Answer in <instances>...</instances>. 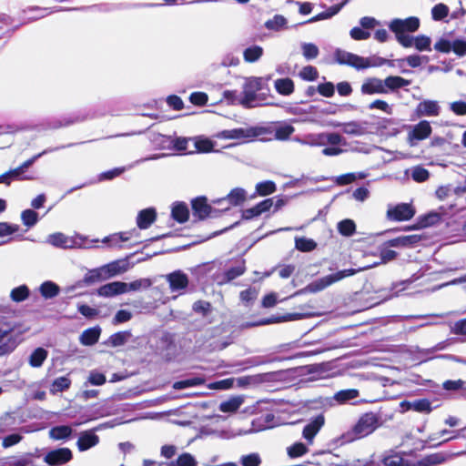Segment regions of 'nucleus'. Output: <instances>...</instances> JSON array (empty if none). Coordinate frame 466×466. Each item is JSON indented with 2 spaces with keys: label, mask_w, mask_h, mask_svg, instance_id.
Instances as JSON below:
<instances>
[{
  "label": "nucleus",
  "mask_w": 466,
  "mask_h": 466,
  "mask_svg": "<svg viewBox=\"0 0 466 466\" xmlns=\"http://www.w3.org/2000/svg\"><path fill=\"white\" fill-rule=\"evenodd\" d=\"M264 79L262 77L251 76L246 78L240 105L248 108L263 105H273L272 102L267 100L264 95L257 94L262 89Z\"/></svg>",
  "instance_id": "1"
},
{
  "label": "nucleus",
  "mask_w": 466,
  "mask_h": 466,
  "mask_svg": "<svg viewBox=\"0 0 466 466\" xmlns=\"http://www.w3.org/2000/svg\"><path fill=\"white\" fill-rule=\"evenodd\" d=\"M420 19L416 16H410L405 19L395 18L390 21L389 27L394 33L396 40L403 47H410L411 35L420 27Z\"/></svg>",
  "instance_id": "2"
},
{
  "label": "nucleus",
  "mask_w": 466,
  "mask_h": 466,
  "mask_svg": "<svg viewBox=\"0 0 466 466\" xmlns=\"http://www.w3.org/2000/svg\"><path fill=\"white\" fill-rule=\"evenodd\" d=\"M336 61L340 65H348L358 70L366 69L369 67L381 66L385 64L390 63L387 59L372 56V57H362L358 55L338 49L335 54Z\"/></svg>",
  "instance_id": "3"
},
{
  "label": "nucleus",
  "mask_w": 466,
  "mask_h": 466,
  "mask_svg": "<svg viewBox=\"0 0 466 466\" xmlns=\"http://www.w3.org/2000/svg\"><path fill=\"white\" fill-rule=\"evenodd\" d=\"M46 242L60 248H90L98 239L88 240L86 237L79 234L66 236L61 232L51 234L47 237Z\"/></svg>",
  "instance_id": "4"
},
{
  "label": "nucleus",
  "mask_w": 466,
  "mask_h": 466,
  "mask_svg": "<svg viewBox=\"0 0 466 466\" xmlns=\"http://www.w3.org/2000/svg\"><path fill=\"white\" fill-rule=\"evenodd\" d=\"M358 270L353 268H348L339 270L336 273L324 276L320 279H318L311 283H309L307 287H305L303 289H300L295 293V295L303 294V293H317L319 292L328 287L331 286L332 284L340 281L341 279L353 276L357 273Z\"/></svg>",
  "instance_id": "5"
},
{
  "label": "nucleus",
  "mask_w": 466,
  "mask_h": 466,
  "mask_svg": "<svg viewBox=\"0 0 466 466\" xmlns=\"http://www.w3.org/2000/svg\"><path fill=\"white\" fill-rule=\"evenodd\" d=\"M377 427V416L371 412L365 413L359 419L352 431L347 433V441H353L368 436L372 433Z\"/></svg>",
  "instance_id": "6"
},
{
  "label": "nucleus",
  "mask_w": 466,
  "mask_h": 466,
  "mask_svg": "<svg viewBox=\"0 0 466 466\" xmlns=\"http://www.w3.org/2000/svg\"><path fill=\"white\" fill-rule=\"evenodd\" d=\"M18 341L14 335V326L4 320H0V355L12 351Z\"/></svg>",
  "instance_id": "7"
},
{
  "label": "nucleus",
  "mask_w": 466,
  "mask_h": 466,
  "mask_svg": "<svg viewBox=\"0 0 466 466\" xmlns=\"http://www.w3.org/2000/svg\"><path fill=\"white\" fill-rule=\"evenodd\" d=\"M415 215V209L411 204L400 203L389 205L386 217L391 221H407Z\"/></svg>",
  "instance_id": "8"
},
{
  "label": "nucleus",
  "mask_w": 466,
  "mask_h": 466,
  "mask_svg": "<svg viewBox=\"0 0 466 466\" xmlns=\"http://www.w3.org/2000/svg\"><path fill=\"white\" fill-rule=\"evenodd\" d=\"M262 134V129L258 127L235 128L224 130L221 137L227 139L247 140L257 137Z\"/></svg>",
  "instance_id": "9"
},
{
  "label": "nucleus",
  "mask_w": 466,
  "mask_h": 466,
  "mask_svg": "<svg viewBox=\"0 0 466 466\" xmlns=\"http://www.w3.org/2000/svg\"><path fill=\"white\" fill-rule=\"evenodd\" d=\"M410 127V131L408 134V142L411 147L416 145V141L429 137L432 131L430 122L426 120H422Z\"/></svg>",
  "instance_id": "10"
},
{
  "label": "nucleus",
  "mask_w": 466,
  "mask_h": 466,
  "mask_svg": "<svg viewBox=\"0 0 466 466\" xmlns=\"http://www.w3.org/2000/svg\"><path fill=\"white\" fill-rule=\"evenodd\" d=\"M71 459L72 451L68 448H60L51 451L45 456V461L51 466L65 464Z\"/></svg>",
  "instance_id": "11"
},
{
  "label": "nucleus",
  "mask_w": 466,
  "mask_h": 466,
  "mask_svg": "<svg viewBox=\"0 0 466 466\" xmlns=\"http://www.w3.org/2000/svg\"><path fill=\"white\" fill-rule=\"evenodd\" d=\"M325 423V418L322 414L312 419L303 429L302 436L309 444L313 443V440Z\"/></svg>",
  "instance_id": "12"
},
{
  "label": "nucleus",
  "mask_w": 466,
  "mask_h": 466,
  "mask_svg": "<svg viewBox=\"0 0 466 466\" xmlns=\"http://www.w3.org/2000/svg\"><path fill=\"white\" fill-rule=\"evenodd\" d=\"M166 279L169 284L172 292H179L184 290L188 285V278L187 274L180 270L174 271L166 276Z\"/></svg>",
  "instance_id": "13"
},
{
  "label": "nucleus",
  "mask_w": 466,
  "mask_h": 466,
  "mask_svg": "<svg viewBox=\"0 0 466 466\" xmlns=\"http://www.w3.org/2000/svg\"><path fill=\"white\" fill-rule=\"evenodd\" d=\"M246 199V192L242 188H234L230 193L223 198L215 201L218 204L223 205V209L227 210L230 206H237L244 202Z\"/></svg>",
  "instance_id": "14"
},
{
  "label": "nucleus",
  "mask_w": 466,
  "mask_h": 466,
  "mask_svg": "<svg viewBox=\"0 0 466 466\" xmlns=\"http://www.w3.org/2000/svg\"><path fill=\"white\" fill-rule=\"evenodd\" d=\"M360 91L364 95L387 94L383 80L377 77H369L361 85Z\"/></svg>",
  "instance_id": "15"
},
{
  "label": "nucleus",
  "mask_w": 466,
  "mask_h": 466,
  "mask_svg": "<svg viewBox=\"0 0 466 466\" xmlns=\"http://www.w3.org/2000/svg\"><path fill=\"white\" fill-rule=\"evenodd\" d=\"M441 106L435 100H423L416 107L418 116H437L440 115Z\"/></svg>",
  "instance_id": "16"
},
{
  "label": "nucleus",
  "mask_w": 466,
  "mask_h": 466,
  "mask_svg": "<svg viewBox=\"0 0 466 466\" xmlns=\"http://www.w3.org/2000/svg\"><path fill=\"white\" fill-rule=\"evenodd\" d=\"M98 441L99 438L94 431H86L80 433L76 445L80 451H84L96 446Z\"/></svg>",
  "instance_id": "17"
},
{
  "label": "nucleus",
  "mask_w": 466,
  "mask_h": 466,
  "mask_svg": "<svg viewBox=\"0 0 466 466\" xmlns=\"http://www.w3.org/2000/svg\"><path fill=\"white\" fill-rule=\"evenodd\" d=\"M125 282L114 281L101 286L97 294L102 297H112L125 293Z\"/></svg>",
  "instance_id": "18"
},
{
  "label": "nucleus",
  "mask_w": 466,
  "mask_h": 466,
  "mask_svg": "<svg viewBox=\"0 0 466 466\" xmlns=\"http://www.w3.org/2000/svg\"><path fill=\"white\" fill-rule=\"evenodd\" d=\"M157 212L155 208H148L141 210L137 218V225L140 229L148 228L156 220Z\"/></svg>",
  "instance_id": "19"
},
{
  "label": "nucleus",
  "mask_w": 466,
  "mask_h": 466,
  "mask_svg": "<svg viewBox=\"0 0 466 466\" xmlns=\"http://www.w3.org/2000/svg\"><path fill=\"white\" fill-rule=\"evenodd\" d=\"M194 215L204 219L212 213V208L207 203L206 198H197L192 201Z\"/></svg>",
  "instance_id": "20"
},
{
  "label": "nucleus",
  "mask_w": 466,
  "mask_h": 466,
  "mask_svg": "<svg viewBox=\"0 0 466 466\" xmlns=\"http://www.w3.org/2000/svg\"><path fill=\"white\" fill-rule=\"evenodd\" d=\"M421 240L420 235L401 236L388 241L390 247L395 248H410L415 246Z\"/></svg>",
  "instance_id": "21"
},
{
  "label": "nucleus",
  "mask_w": 466,
  "mask_h": 466,
  "mask_svg": "<svg viewBox=\"0 0 466 466\" xmlns=\"http://www.w3.org/2000/svg\"><path fill=\"white\" fill-rule=\"evenodd\" d=\"M367 122L350 121L342 124V132L347 135L360 137L366 135Z\"/></svg>",
  "instance_id": "22"
},
{
  "label": "nucleus",
  "mask_w": 466,
  "mask_h": 466,
  "mask_svg": "<svg viewBox=\"0 0 466 466\" xmlns=\"http://www.w3.org/2000/svg\"><path fill=\"white\" fill-rule=\"evenodd\" d=\"M244 400L243 396H233L219 404V410L225 413H234L244 403Z\"/></svg>",
  "instance_id": "23"
},
{
  "label": "nucleus",
  "mask_w": 466,
  "mask_h": 466,
  "mask_svg": "<svg viewBox=\"0 0 466 466\" xmlns=\"http://www.w3.org/2000/svg\"><path fill=\"white\" fill-rule=\"evenodd\" d=\"M294 140L301 145L309 147L325 146L324 133L307 134L302 138L296 137Z\"/></svg>",
  "instance_id": "24"
},
{
  "label": "nucleus",
  "mask_w": 466,
  "mask_h": 466,
  "mask_svg": "<svg viewBox=\"0 0 466 466\" xmlns=\"http://www.w3.org/2000/svg\"><path fill=\"white\" fill-rule=\"evenodd\" d=\"M192 142L194 144L195 150H189L188 153L192 154L194 152L198 153H208L211 152L214 148V142L207 137H197L192 138Z\"/></svg>",
  "instance_id": "25"
},
{
  "label": "nucleus",
  "mask_w": 466,
  "mask_h": 466,
  "mask_svg": "<svg viewBox=\"0 0 466 466\" xmlns=\"http://www.w3.org/2000/svg\"><path fill=\"white\" fill-rule=\"evenodd\" d=\"M402 408L406 410H412L418 412L430 413L431 411V405L428 400H416L414 401H407L401 403Z\"/></svg>",
  "instance_id": "26"
},
{
  "label": "nucleus",
  "mask_w": 466,
  "mask_h": 466,
  "mask_svg": "<svg viewBox=\"0 0 466 466\" xmlns=\"http://www.w3.org/2000/svg\"><path fill=\"white\" fill-rule=\"evenodd\" d=\"M109 279L106 270L105 266L89 270L85 278L84 281L86 284H92L98 281H103Z\"/></svg>",
  "instance_id": "27"
},
{
  "label": "nucleus",
  "mask_w": 466,
  "mask_h": 466,
  "mask_svg": "<svg viewBox=\"0 0 466 466\" xmlns=\"http://www.w3.org/2000/svg\"><path fill=\"white\" fill-rule=\"evenodd\" d=\"M410 84V80L398 76H390L383 80V85H385V89H387V93L389 92V90L394 91L399 88L407 86Z\"/></svg>",
  "instance_id": "28"
},
{
  "label": "nucleus",
  "mask_w": 466,
  "mask_h": 466,
  "mask_svg": "<svg viewBox=\"0 0 466 466\" xmlns=\"http://www.w3.org/2000/svg\"><path fill=\"white\" fill-rule=\"evenodd\" d=\"M101 329L98 327L86 329L80 336V342L86 346L94 345L99 339Z\"/></svg>",
  "instance_id": "29"
},
{
  "label": "nucleus",
  "mask_w": 466,
  "mask_h": 466,
  "mask_svg": "<svg viewBox=\"0 0 466 466\" xmlns=\"http://www.w3.org/2000/svg\"><path fill=\"white\" fill-rule=\"evenodd\" d=\"M73 432V430L70 426L61 425L53 427L49 431V437L54 441H61L68 439Z\"/></svg>",
  "instance_id": "30"
},
{
  "label": "nucleus",
  "mask_w": 466,
  "mask_h": 466,
  "mask_svg": "<svg viewBox=\"0 0 466 466\" xmlns=\"http://www.w3.org/2000/svg\"><path fill=\"white\" fill-rule=\"evenodd\" d=\"M277 92L283 96H289L294 92V83L290 78H279L274 83Z\"/></svg>",
  "instance_id": "31"
},
{
  "label": "nucleus",
  "mask_w": 466,
  "mask_h": 466,
  "mask_svg": "<svg viewBox=\"0 0 466 466\" xmlns=\"http://www.w3.org/2000/svg\"><path fill=\"white\" fill-rule=\"evenodd\" d=\"M48 356L47 350L43 348L35 349L29 356L28 362L34 368H39Z\"/></svg>",
  "instance_id": "32"
},
{
  "label": "nucleus",
  "mask_w": 466,
  "mask_h": 466,
  "mask_svg": "<svg viewBox=\"0 0 466 466\" xmlns=\"http://www.w3.org/2000/svg\"><path fill=\"white\" fill-rule=\"evenodd\" d=\"M431 39L424 35H411L410 47L414 46L419 51H431Z\"/></svg>",
  "instance_id": "33"
},
{
  "label": "nucleus",
  "mask_w": 466,
  "mask_h": 466,
  "mask_svg": "<svg viewBox=\"0 0 466 466\" xmlns=\"http://www.w3.org/2000/svg\"><path fill=\"white\" fill-rule=\"evenodd\" d=\"M446 460V455L441 452L432 453L425 456L419 461L415 466H434L442 463Z\"/></svg>",
  "instance_id": "34"
},
{
  "label": "nucleus",
  "mask_w": 466,
  "mask_h": 466,
  "mask_svg": "<svg viewBox=\"0 0 466 466\" xmlns=\"http://www.w3.org/2000/svg\"><path fill=\"white\" fill-rule=\"evenodd\" d=\"M172 218L178 221L179 223H183L188 218V208L187 205L183 203L175 204L172 208Z\"/></svg>",
  "instance_id": "35"
},
{
  "label": "nucleus",
  "mask_w": 466,
  "mask_h": 466,
  "mask_svg": "<svg viewBox=\"0 0 466 466\" xmlns=\"http://www.w3.org/2000/svg\"><path fill=\"white\" fill-rule=\"evenodd\" d=\"M167 466H198V461L192 454L184 452L177 460L170 461Z\"/></svg>",
  "instance_id": "36"
},
{
  "label": "nucleus",
  "mask_w": 466,
  "mask_h": 466,
  "mask_svg": "<svg viewBox=\"0 0 466 466\" xmlns=\"http://www.w3.org/2000/svg\"><path fill=\"white\" fill-rule=\"evenodd\" d=\"M53 149H46L42 151L41 153L35 155L31 158L25 161L21 166H19L16 168L12 169V173L15 174V176H17L19 177L28 167H30L39 157L46 155L48 152H52Z\"/></svg>",
  "instance_id": "37"
},
{
  "label": "nucleus",
  "mask_w": 466,
  "mask_h": 466,
  "mask_svg": "<svg viewBox=\"0 0 466 466\" xmlns=\"http://www.w3.org/2000/svg\"><path fill=\"white\" fill-rule=\"evenodd\" d=\"M385 466H415V463L404 459L399 454L389 455L384 458Z\"/></svg>",
  "instance_id": "38"
},
{
  "label": "nucleus",
  "mask_w": 466,
  "mask_h": 466,
  "mask_svg": "<svg viewBox=\"0 0 466 466\" xmlns=\"http://www.w3.org/2000/svg\"><path fill=\"white\" fill-rule=\"evenodd\" d=\"M287 19L280 15H274L265 23V26L268 30L280 31L286 28Z\"/></svg>",
  "instance_id": "39"
},
{
  "label": "nucleus",
  "mask_w": 466,
  "mask_h": 466,
  "mask_svg": "<svg viewBox=\"0 0 466 466\" xmlns=\"http://www.w3.org/2000/svg\"><path fill=\"white\" fill-rule=\"evenodd\" d=\"M302 314L300 313H289L283 317H281L280 319H262L257 323H252V324H248L247 327H253V326H258V325H267V324H270V323H273V322H279V321H290V320H296V319H302Z\"/></svg>",
  "instance_id": "40"
},
{
  "label": "nucleus",
  "mask_w": 466,
  "mask_h": 466,
  "mask_svg": "<svg viewBox=\"0 0 466 466\" xmlns=\"http://www.w3.org/2000/svg\"><path fill=\"white\" fill-rule=\"evenodd\" d=\"M263 55V48L259 46H253L244 50V60L248 63L258 61Z\"/></svg>",
  "instance_id": "41"
},
{
  "label": "nucleus",
  "mask_w": 466,
  "mask_h": 466,
  "mask_svg": "<svg viewBox=\"0 0 466 466\" xmlns=\"http://www.w3.org/2000/svg\"><path fill=\"white\" fill-rule=\"evenodd\" d=\"M70 385L71 380L68 377L63 376L56 378L51 384L50 392L52 394H56L57 392H61L67 390L70 387Z\"/></svg>",
  "instance_id": "42"
},
{
  "label": "nucleus",
  "mask_w": 466,
  "mask_h": 466,
  "mask_svg": "<svg viewBox=\"0 0 466 466\" xmlns=\"http://www.w3.org/2000/svg\"><path fill=\"white\" fill-rule=\"evenodd\" d=\"M16 426V419L10 413H5L0 417V434L5 433Z\"/></svg>",
  "instance_id": "43"
},
{
  "label": "nucleus",
  "mask_w": 466,
  "mask_h": 466,
  "mask_svg": "<svg viewBox=\"0 0 466 466\" xmlns=\"http://www.w3.org/2000/svg\"><path fill=\"white\" fill-rule=\"evenodd\" d=\"M295 131V128L287 123L279 125L275 128V138L278 140H287Z\"/></svg>",
  "instance_id": "44"
},
{
  "label": "nucleus",
  "mask_w": 466,
  "mask_h": 466,
  "mask_svg": "<svg viewBox=\"0 0 466 466\" xmlns=\"http://www.w3.org/2000/svg\"><path fill=\"white\" fill-rule=\"evenodd\" d=\"M40 292L44 298L51 299L59 293V287L52 281H46L40 286Z\"/></svg>",
  "instance_id": "45"
},
{
  "label": "nucleus",
  "mask_w": 466,
  "mask_h": 466,
  "mask_svg": "<svg viewBox=\"0 0 466 466\" xmlns=\"http://www.w3.org/2000/svg\"><path fill=\"white\" fill-rule=\"evenodd\" d=\"M104 266L106 268L108 278H112L127 271V264L122 261H113Z\"/></svg>",
  "instance_id": "46"
},
{
  "label": "nucleus",
  "mask_w": 466,
  "mask_h": 466,
  "mask_svg": "<svg viewBox=\"0 0 466 466\" xmlns=\"http://www.w3.org/2000/svg\"><path fill=\"white\" fill-rule=\"evenodd\" d=\"M359 397V390L355 389L342 390L334 395V400L339 403H345Z\"/></svg>",
  "instance_id": "47"
},
{
  "label": "nucleus",
  "mask_w": 466,
  "mask_h": 466,
  "mask_svg": "<svg viewBox=\"0 0 466 466\" xmlns=\"http://www.w3.org/2000/svg\"><path fill=\"white\" fill-rule=\"evenodd\" d=\"M130 331L116 332L110 336L108 342L113 347H118L124 345L131 338Z\"/></svg>",
  "instance_id": "48"
},
{
  "label": "nucleus",
  "mask_w": 466,
  "mask_h": 466,
  "mask_svg": "<svg viewBox=\"0 0 466 466\" xmlns=\"http://www.w3.org/2000/svg\"><path fill=\"white\" fill-rule=\"evenodd\" d=\"M410 175L414 181L419 183L424 182L430 177L429 171L420 166L411 167L410 169Z\"/></svg>",
  "instance_id": "49"
},
{
  "label": "nucleus",
  "mask_w": 466,
  "mask_h": 466,
  "mask_svg": "<svg viewBox=\"0 0 466 466\" xmlns=\"http://www.w3.org/2000/svg\"><path fill=\"white\" fill-rule=\"evenodd\" d=\"M29 296V289L25 285H21L11 290L10 297L13 301L21 302L25 300Z\"/></svg>",
  "instance_id": "50"
},
{
  "label": "nucleus",
  "mask_w": 466,
  "mask_h": 466,
  "mask_svg": "<svg viewBox=\"0 0 466 466\" xmlns=\"http://www.w3.org/2000/svg\"><path fill=\"white\" fill-rule=\"evenodd\" d=\"M339 232L346 237L352 236L356 230V225L351 219H344L338 224Z\"/></svg>",
  "instance_id": "51"
},
{
  "label": "nucleus",
  "mask_w": 466,
  "mask_h": 466,
  "mask_svg": "<svg viewBox=\"0 0 466 466\" xmlns=\"http://www.w3.org/2000/svg\"><path fill=\"white\" fill-rule=\"evenodd\" d=\"M295 246L296 248L303 251L308 252L311 251L316 248V243L314 240L307 238H295Z\"/></svg>",
  "instance_id": "52"
},
{
  "label": "nucleus",
  "mask_w": 466,
  "mask_h": 466,
  "mask_svg": "<svg viewBox=\"0 0 466 466\" xmlns=\"http://www.w3.org/2000/svg\"><path fill=\"white\" fill-rule=\"evenodd\" d=\"M261 462L259 454L256 452L242 455L239 459V463L242 466H259Z\"/></svg>",
  "instance_id": "53"
},
{
  "label": "nucleus",
  "mask_w": 466,
  "mask_h": 466,
  "mask_svg": "<svg viewBox=\"0 0 466 466\" xmlns=\"http://www.w3.org/2000/svg\"><path fill=\"white\" fill-rule=\"evenodd\" d=\"M204 383V380L198 377L177 381L173 384L175 390H183L186 388L198 386Z\"/></svg>",
  "instance_id": "54"
},
{
  "label": "nucleus",
  "mask_w": 466,
  "mask_h": 466,
  "mask_svg": "<svg viewBox=\"0 0 466 466\" xmlns=\"http://www.w3.org/2000/svg\"><path fill=\"white\" fill-rule=\"evenodd\" d=\"M21 219L25 226L31 228L38 221V215L32 209H25L21 214Z\"/></svg>",
  "instance_id": "55"
},
{
  "label": "nucleus",
  "mask_w": 466,
  "mask_h": 466,
  "mask_svg": "<svg viewBox=\"0 0 466 466\" xmlns=\"http://www.w3.org/2000/svg\"><path fill=\"white\" fill-rule=\"evenodd\" d=\"M288 454L291 458L300 457L309 451L307 446L302 442H296L287 449Z\"/></svg>",
  "instance_id": "56"
},
{
  "label": "nucleus",
  "mask_w": 466,
  "mask_h": 466,
  "mask_svg": "<svg viewBox=\"0 0 466 466\" xmlns=\"http://www.w3.org/2000/svg\"><path fill=\"white\" fill-rule=\"evenodd\" d=\"M256 190L260 196H268L276 191V185L272 181H264L257 184Z\"/></svg>",
  "instance_id": "57"
},
{
  "label": "nucleus",
  "mask_w": 466,
  "mask_h": 466,
  "mask_svg": "<svg viewBox=\"0 0 466 466\" xmlns=\"http://www.w3.org/2000/svg\"><path fill=\"white\" fill-rule=\"evenodd\" d=\"M449 15V7L444 4H438L431 9L433 20L440 21Z\"/></svg>",
  "instance_id": "58"
},
{
  "label": "nucleus",
  "mask_w": 466,
  "mask_h": 466,
  "mask_svg": "<svg viewBox=\"0 0 466 466\" xmlns=\"http://www.w3.org/2000/svg\"><path fill=\"white\" fill-rule=\"evenodd\" d=\"M302 54L308 60L314 59L319 56V48L311 43H304L301 46Z\"/></svg>",
  "instance_id": "59"
},
{
  "label": "nucleus",
  "mask_w": 466,
  "mask_h": 466,
  "mask_svg": "<svg viewBox=\"0 0 466 466\" xmlns=\"http://www.w3.org/2000/svg\"><path fill=\"white\" fill-rule=\"evenodd\" d=\"M258 291L255 288H249L240 292V300L245 305H249L257 299Z\"/></svg>",
  "instance_id": "60"
},
{
  "label": "nucleus",
  "mask_w": 466,
  "mask_h": 466,
  "mask_svg": "<svg viewBox=\"0 0 466 466\" xmlns=\"http://www.w3.org/2000/svg\"><path fill=\"white\" fill-rule=\"evenodd\" d=\"M339 10H340V6L339 5L331 6L327 11L322 12V13L313 16L312 18H310L309 20V22L313 23V22H317V21H319V20H324V19L330 18L333 15H335Z\"/></svg>",
  "instance_id": "61"
},
{
  "label": "nucleus",
  "mask_w": 466,
  "mask_h": 466,
  "mask_svg": "<svg viewBox=\"0 0 466 466\" xmlns=\"http://www.w3.org/2000/svg\"><path fill=\"white\" fill-rule=\"evenodd\" d=\"M435 195L438 199H440L441 201L446 200V199L451 198L452 196H454L453 186L452 185L441 186L437 188Z\"/></svg>",
  "instance_id": "62"
},
{
  "label": "nucleus",
  "mask_w": 466,
  "mask_h": 466,
  "mask_svg": "<svg viewBox=\"0 0 466 466\" xmlns=\"http://www.w3.org/2000/svg\"><path fill=\"white\" fill-rule=\"evenodd\" d=\"M324 139L325 145L339 146L346 144L344 137L339 133H324Z\"/></svg>",
  "instance_id": "63"
},
{
  "label": "nucleus",
  "mask_w": 466,
  "mask_h": 466,
  "mask_svg": "<svg viewBox=\"0 0 466 466\" xmlns=\"http://www.w3.org/2000/svg\"><path fill=\"white\" fill-rule=\"evenodd\" d=\"M235 379L228 378L208 384V389L211 390H228L234 386Z\"/></svg>",
  "instance_id": "64"
}]
</instances>
